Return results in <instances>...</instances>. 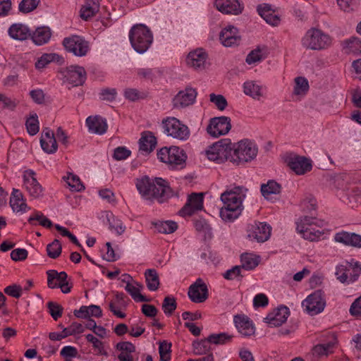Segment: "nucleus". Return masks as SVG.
<instances>
[{"label": "nucleus", "instance_id": "obj_27", "mask_svg": "<svg viewBox=\"0 0 361 361\" xmlns=\"http://www.w3.org/2000/svg\"><path fill=\"white\" fill-rule=\"evenodd\" d=\"M233 322L238 331L245 336H250L254 334L255 327L245 315L238 314L234 316Z\"/></svg>", "mask_w": 361, "mask_h": 361}, {"label": "nucleus", "instance_id": "obj_40", "mask_svg": "<svg viewBox=\"0 0 361 361\" xmlns=\"http://www.w3.org/2000/svg\"><path fill=\"white\" fill-rule=\"evenodd\" d=\"M106 218L109 222V228L111 231H115L118 235L122 234L125 231L126 227L123 225L122 221L116 218L111 212H106Z\"/></svg>", "mask_w": 361, "mask_h": 361}, {"label": "nucleus", "instance_id": "obj_46", "mask_svg": "<svg viewBox=\"0 0 361 361\" xmlns=\"http://www.w3.org/2000/svg\"><path fill=\"white\" fill-rule=\"evenodd\" d=\"M309 90V83L304 77H297L295 79V87L293 93L295 95H304Z\"/></svg>", "mask_w": 361, "mask_h": 361}, {"label": "nucleus", "instance_id": "obj_61", "mask_svg": "<svg viewBox=\"0 0 361 361\" xmlns=\"http://www.w3.org/2000/svg\"><path fill=\"white\" fill-rule=\"evenodd\" d=\"M85 337L87 341L91 343L94 348L98 350L99 353L106 355H107L106 352L104 349L103 343L100 340H99L98 338H97L95 336L90 334H87Z\"/></svg>", "mask_w": 361, "mask_h": 361}, {"label": "nucleus", "instance_id": "obj_9", "mask_svg": "<svg viewBox=\"0 0 361 361\" xmlns=\"http://www.w3.org/2000/svg\"><path fill=\"white\" fill-rule=\"evenodd\" d=\"M63 45L68 52L72 53L76 56H85L90 49L88 42L79 35L65 37L63 40Z\"/></svg>", "mask_w": 361, "mask_h": 361}, {"label": "nucleus", "instance_id": "obj_34", "mask_svg": "<svg viewBox=\"0 0 361 361\" xmlns=\"http://www.w3.org/2000/svg\"><path fill=\"white\" fill-rule=\"evenodd\" d=\"M51 32L48 27L43 26L37 27L30 37L32 42L37 45H42L49 42Z\"/></svg>", "mask_w": 361, "mask_h": 361}, {"label": "nucleus", "instance_id": "obj_22", "mask_svg": "<svg viewBox=\"0 0 361 361\" xmlns=\"http://www.w3.org/2000/svg\"><path fill=\"white\" fill-rule=\"evenodd\" d=\"M354 177L344 173H338L331 176L329 179V186L332 189L341 190L347 195L348 187Z\"/></svg>", "mask_w": 361, "mask_h": 361}, {"label": "nucleus", "instance_id": "obj_31", "mask_svg": "<svg viewBox=\"0 0 361 361\" xmlns=\"http://www.w3.org/2000/svg\"><path fill=\"white\" fill-rule=\"evenodd\" d=\"M157 138L150 131H145L139 140L140 150L147 154L152 152L157 145Z\"/></svg>", "mask_w": 361, "mask_h": 361}, {"label": "nucleus", "instance_id": "obj_7", "mask_svg": "<svg viewBox=\"0 0 361 361\" xmlns=\"http://www.w3.org/2000/svg\"><path fill=\"white\" fill-rule=\"evenodd\" d=\"M301 43L306 49L322 50L331 45V39L329 35L324 33L321 30L311 28L302 38Z\"/></svg>", "mask_w": 361, "mask_h": 361}, {"label": "nucleus", "instance_id": "obj_64", "mask_svg": "<svg viewBox=\"0 0 361 361\" xmlns=\"http://www.w3.org/2000/svg\"><path fill=\"white\" fill-rule=\"evenodd\" d=\"M28 252L24 248L14 249L11 252V258L15 261H24L27 259Z\"/></svg>", "mask_w": 361, "mask_h": 361}, {"label": "nucleus", "instance_id": "obj_14", "mask_svg": "<svg viewBox=\"0 0 361 361\" xmlns=\"http://www.w3.org/2000/svg\"><path fill=\"white\" fill-rule=\"evenodd\" d=\"M202 208L203 194L194 192L189 195L187 203L179 211V214L182 216H191L195 212L202 210Z\"/></svg>", "mask_w": 361, "mask_h": 361}, {"label": "nucleus", "instance_id": "obj_50", "mask_svg": "<svg viewBox=\"0 0 361 361\" xmlns=\"http://www.w3.org/2000/svg\"><path fill=\"white\" fill-rule=\"evenodd\" d=\"M25 126L27 133L30 135H36L39 130L37 115L35 114L28 118L26 121Z\"/></svg>", "mask_w": 361, "mask_h": 361}, {"label": "nucleus", "instance_id": "obj_23", "mask_svg": "<svg viewBox=\"0 0 361 361\" xmlns=\"http://www.w3.org/2000/svg\"><path fill=\"white\" fill-rule=\"evenodd\" d=\"M40 145L42 149L48 154H53L56 152L58 145L54 134L51 130L46 128L43 130L41 138Z\"/></svg>", "mask_w": 361, "mask_h": 361}, {"label": "nucleus", "instance_id": "obj_56", "mask_svg": "<svg viewBox=\"0 0 361 361\" xmlns=\"http://www.w3.org/2000/svg\"><path fill=\"white\" fill-rule=\"evenodd\" d=\"M17 104L18 102L16 99L0 94V111L6 109L13 111Z\"/></svg>", "mask_w": 361, "mask_h": 361}, {"label": "nucleus", "instance_id": "obj_3", "mask_svg": "<svg viewBox=\"0 0 361 361\" xmlns=\"http://www.w3.org/2000/svg\"><path fill=\"white\" fill-rule=\"evenodd\" d=\"M257 145L248 140L244 139L233 144L232 163L236 166L251 161L257 155Z\"/></svg>", "mask_w": 361, "mask_h": 361}, {"label": "nucleus", "instance_id": "obj_18", "mask_svg": "<svg viewBox=\"0 0 361 361\" xmlns=\"http://www.w3.org/2000/svg\"><path fill=\"white\" fill-rule=\"evenodd\" d=\"M219 39L224 46L232 47L239 44L241 37L237 27L228 25L221 31Z\"/></svg>", "mask_w": 361, "mask_h": 361}, {"label": "nucleus", "instance_id": "obj_48", "mask_svg": "<svg viewBox=\"0 0 361 361\" xmlns=\"http://www.w3.org/2000/svg\"><path fill=\"white\" fill-rule=\"evenodd\" d=\"M232 335L227 333L212 334L209 335V341L215 345H224L231 341Z\"/></svg>", "mask_w": 361, "mask_h": 361}, {"label": "nucleus", "instance_id": "obj_44", "mask_svg": "<svg viewBox=\"0 0 361 361\" xmlns=\"http://www.w3.org/2000/svg\"><path fill=\"white\" fill-rule=\"evenodd\" d=\"M212 342L209 341V336L206 339L192 343L193 352L195 355H203L211 350Z\"/></svg>", "mask_w": 361, "mask_h": 361}, {"label": "nucleus", "instance_id": "obj_33", "mask_svg": "<svg viewBox=\"0 0 361 361\" xmlns=\"http://www.w3.org/2000/svg\"><path fill=\"white\" fill-rule=\"evenodd\" d=\"M8 34L14 39L25 40L31 35L28 27L21 23L13 24L8 29Z\"/></svg>", "mask_w": 361, "mask_h": 361}, {"label": "nucleus", "instance_id": "obj_24", "mask_svg": "<svg viewBox=\"0 0 361 361\" xmlns=\"http://www.w3.org/2000/svg\"><path fill=\"white\" fill-rule=\"evenodd\" d=\"M215 6L219 11L226 14L238 15L243 9L238 0H216Z\"/></svg>", "mask_w": 361, "mask_h": 361}, {"label": "nucleus", "instance_id": "obj_62", "mask_svg": "<svg viewBox=\"0 0 361 361\" xmlns=\"http://www.w3.org/2000/svg\"><path fill=\"white\" fill-rule=\"evenodd\" d=\"M264 59V56L262 54V51L259 49H256L251 51L246 57V62L248 64L255 63L257 62L261 61Z\"/></svg>", "mask_w": 361, "mask_h": 361}, {"label": "nucleus", "instance_id": "obj_42", "mask_svg": "<svg viewBox=\"0 0 361 361\" xmlns=\"http://www.w3.org/2000/svg\"><path fill=\"white\" fill-rule=\"evenodd\" d=\"M244 93L253 99H259L262 96L261 87L253 81L245 82L243 85Z\"/></svg>", "mask_w": 361, "mask_h": 361}, {"label": "nucleus", "instance_id": "obj_29", "mask_svg": "<svg viewBox=\"0 0 361 361\" xmlns=\"http://www.w3.org/2000/svg\"><path fill=\"white\" fill-rule=\"evenodd\" d=\"M9 203L14 212H25L27 209H30L23 198V193L15 188L13 189Z\"/></svg>", "mask_w": 361, "mask_h": 361}, {"label": "nucleus", "instance_id": "obj_15", "mask_svg": "<svg viewBox=\"0 0 361 361\" xmlns=\"http://www.w3.org/2000/svg\"><path fill=\"white\" fill-rule=\"evenodd\" d=\"M35 173L32 170L24 172V185L29 195L33 198H38L42 195V188L35 177Z\"/></svg>", "mask_w": 361, "mask_h": 361}, {"label": "nucleus", "instance_id": "obj_11", "mask_svg": "<svg viewBox=\"0 0 361 361\" xmlns=\"http://www.w3.org/2000/svg\"><path fill=\"white\" fill-rule=\"evenodd\" d=\"M302 307L310 315L321 313L326 306V300L322 290H316L302 302Z\"/></svg>", "mask_w": 361, "mask_h": 361}, {"label": "nucleus", "instance_id": "obj_26", "mask_svg": "<svg viewBox=\"0 0 361 361\" xmlns=\"http://www.w3.org/2000/svg\"><path fill=\"white\" fill-rule=\"evenodd\" d=\"M336 242L345 245L361 247V235L355 233L341 231L336 233L334 236Z\"/></svg>", "mask_w": 361, "mask_h": 361}, {"label": "nucleus", "instance_id": "obj_49", "mask_svg": "<svg viewBox=\"0 0 361 361\" xmlns=\"http://www.w3.org/2000/svg\"><path fill=\"white\" fill-rule=\"evenodd\" d=\"M171 343L166 341H163L159 343V353L160 355L161 361H170Z\"/></svg>", "mask_w": 361, "mask_h": 361}, {"label": "nucleus", "instance_id": "obj_54", "mask_svg": "<svg viewBox=\"0 0 361 361\" xmlns=\"http://www.w3.org/2000/svg\"><path fill=\"white\" fill-rule=\"evenodd\" d=\"M209 100L219 111H224L228 106V102L224 96L212 93L209 94Z\"/></svg>", "mask_w": 361, "mask_h": 361}, {"label": "nucleus", "instance_id": "obj_35", "mask_svg": "<svg viewBox=\"0 0 361 361\" xmlns=\"http://www.w3.org/2000/svg\"><path fill=\"white\" fill-rule=\"evenodd\" d=\"M343 49L346 54H361V39L357 37H352L343 43Z\"/></svg>", "mask_w": 361, "mask_h": 361}, {"label": "nucleus", "instance_id": "obj_39", "mask_svg": "<svg viewBox=\"0 0 361 361\" xmlns=\"http://www.w3.org/2000/svg\"><path fill=\"white\" fill-rule=\"evenodd\" d=\"M138 287L135 286L130 283H127L125 289L131 295L133 299L136 302H149L150 299L140 293V288H142L140 284H137Z\"/></svg>", "mask_w": 361, "mask_h": 361}, {"label": "nucleus", "instance_id": "obj_52", "mask_svg": "<svg viewBox=\"0 0 361 361\" xmlns=\"http://www.w3.org/2000/svg\"><path fill=\"white\" fill-rule=\"evenodd\" d=\"M177 307L176 298L172 296L164 298L162 303V310L166 315H171Z\"/></svg>", "mask_w": 361, "mask_h": 361}, {"label": "nucleus", "instance_id": "obj_59", "mask_svg": "<svg viewBox=\"0 0 361 361\" xmlns=\"http://www.w3.org/2000/svg\"><path fill=\"white\" fill-rule=\"evenodd\" d=\"M334 345V343L332 342L326 344H318L313 348L312 353L318 356L327 355L331 352V349L333 348Z\"/></svg>", "mask_w": 361, "mask_h": 361}, {"label": "nucleus", "instance_id": "obj_1", "mask_svg": "<svg viewBox=\"0 0 361 361\" xmlns=\"http://www.w3.org/2000/svg\"><path fill=\"white\" fill-rule=\"evenodd\" d=\"M136 188L145 200L150 202L157 201L160 204L176 195L169 183L161 178H155L152 180L145 176L137 181Z\"/></svg>", "mask_w": 361, "mask_h": 361}, {"label": "nucleus", "instance_id": "obj_25", "mask_svg": "<svg viewBox=\"0 0 361 361\" xmlns=\"http://www.w3.org/2000/svg\"><path fill=\"white\" fill-rule=\"evenodd\" d=\"M207 59V53L202 49H197L188 54L186 63L195 69H202L204 68Z\"/></svg>", "mask_w": 361, "mask_h": 361}, {"label": "nucleus", "instance_id": "obj_47", "mask_svg": "<svg viewBox=\"0 0 361 361\" xmlns=\"http://www.w3.org/2000/svg\"><path fill=\"white\" fill-rule=\"evenodd\" d=\"M62 247L59 240L55 239L47 246V255L52 259H56L61 253Z\"/></svg>", "mask_w": 361, "mask_h": 361}, {"label": "nucleus", "instance_id": "obj_41", "mask_svg": "<svg viewBox=\"0 0 361 361\" xmlns=\"http://www.w3.org/2000/svg\"><path fill=\"white\" fill-rule=\"evenodd\" d=\"M241 268L245 270H252L259 264V260L253 255L249 253L242 254L240 256Z\"/></svg>", "mask_w": 361, "mask_h": 361}, {"label": "nucleus", "instance_id": "obj_43", "mask_svg": "<svg viewBox=\"0 0 361 361\" xmlns=\"http://www.w3.org/2000/svg\"><path fill=\"white\" fill-rule=\"evenodd\" d=\"M154 226L159 233L164 234L172 233L178 228L177 223L173 221H159Z\"/></svg>", "mask_w": 361, "mask_h": 361}, {"label": "nucleus", "instance_id": "obj_4", "mask_svg": "<svg viewBox=\"0 0 361 361\" xmlns=\"http://www.w3.org/2000/svg\"><path fill=\"white\" fill-rule=\"evenodd\" d=\"M129 39L133 49L137 53L143 54L152 44L153 35L146 25L137 24L130 29Z\"/></svg>", "mask_w": 361, "mask_h": 361}, {"label": "nucleus", "instance_id": "obj_38", "mask_svg": "<svg viewBox=\"0 0 361 361\" xmlns=\"http://www.w3.org/2000/svg\"><path fill=\"white\" fill-rule=\"evenodd\" d=\"M281 190V185L273 180H270L266 184L261 185V192L266 199H269L271 195L279 194Z\"/></svg>", "mask_w": 361, "mask_h": 361}, {"label": "nucleus", "instance_id": "obj_55", "mask_svg": "<svg viewBox=\"0 0 361 361\" xmlns=\"http://www.w3.org/2000/svg\"><path fill=\"white\" fill-rule=\"evenodd\" d=\"M39 1L40 0H22L19 4L18 9L23 13H30L37 7Z\"/></svg>", "mask_w": 361, "mask_h": 361}, {"label": "nucleus", "instance_id": "obj_36", "mask_svg": "<svg viewBox=\"0 0 361 361\" xmlns=\"http://www.w3.org/2000/svg\"><path fill=\"white\" fill-rule=\"evenodd\" d=\"M99 11V6L94 0H86L80 9V17L87 20Z\"/></svg>", "mask_w": 361, "mask_h": 361}, {"label": "nucleus", "instance_id": "obj_45", "mask_svg": "<svg viewBox=\"0 0 361 361\" xmlns=\"http://www.w3.org/2000/svg\"><path fill=\"white\" fill-rule=\"evenodd\" d=\"M60 56L56 54H44L35 63V68L38 70L43 69L52 61H59Z\"/></svg>", "mask_w": 361, "mask_h": 361}, {"label": "nucleus", "instance_id": "obj_17", "mask_svg": "<svg viewBox=\"0 0 361 361\" xmlns=\"http://www.w3.org/2000/svg\"><path fill=\"white\" fill-rule=\"evenodd\" d=\"M197 92L192 87H186L180 91L173 98V106L176 108H184L192 104L197 97Z\"/></svg>", "mask_w": 361, "mask_h": 361}, {"label": "nucleus", "instance_id": "obj_8", "mask_svg": "<svg viewBox=\"0 0 361 361\" xmlns=\"http://www.w3.org/2000/svg\"><path fill=\"white\" fill-rule=\"evenodd\" d=\"M164 132L173 138L186 140L190 137L188 127L175 117H169L162 121Z\"/></svg>", "mask_w": 361, "mask_h": 361}, {"label": "nucleus", "instance_id": "obj_60", "mask_svg": "<svg viewBox=\"0 0 361 361\" xmlns=\"http://www.w3.org/2000/svg\"><path fill=\"white\" fill-rule=\"evenodd\" d=\"M348 268L350 269L349 282L355 281L361 274V264L357 262L348 263Z\"/></svg>", "mask_w": 361, "mask_h": 361}, {"label": "nucleus", "instance_id": "obj_12", "mask_svg": "<svg viewBox=\"0 0 361 361\" xmlns=\"http://www.w3.org/2000/svg\"><path fill=\"white\" fill-rule=\"evenodd\" d=\"M271 228L266 223L254 222L247 226V238L258 243L267 241L271 235Z\"/></svg>", "mask_w": 361, "mask_h": 361}, {"label": "nucleus", "instance_id": "obj_51", "mask_svg": "<svg viewBox=\"0 0 361 361\" xmlns=\"http://www.w3.org/2000/svg\"><path fill=\"white\" fill-rule=\"evenodd\" d=\"M66 183L72 191L80 192L85 188L79 177L72 173L66 177Z\"/></svg>", "mask_w": 361, "mask_h": 361}, {"label": "nucleus", "instance_id": "obj_20", "mask_svg": "<svg viewBox=\"0 0 361 361\" xmlns=\"http://www.w3.org/2000/svg\"><path fill=\"white\" fill-rule=\"evenodd\" d=\"M290 314L289 309L286 306H281L273 312L269 313L264 321L271 327H276L285 323Z\"/></svg>", "mask_w": 361, "mask_h": 361}, {"label": "nucleus", "instance_id": "obj_2", "mask_svg": "<svg viewBox=\"0 0 361 361\" xmlns=\"http://www.w3.org/2000/svg\"><path fill=\"white\" fill-rule=\"evenodd\" d=\"M247 191L244 187L236 186L221 194V200L224 206L220 210V216L224 221H232L240 215Z\"/></svg>", "mask_w": 361, "mask_h": 361}, {"label": "nucleus", "instance_id": "obj_19", "mask_svg": "<svg viewBox=\"0 0 361 361\" xmlns=\"http://www.w3.org/2000/svg\"><path fill=\"white\" fill-rule=\"evenodd\" d=\"M169 159L166 164L171 166L173 169H183L185 166L187 155L183 149L173 146L169 147L167 150Z\"/></svg>", "mask_w": 361, "mask_h": 361}, {"label": "nucleus", "instance_id": "obj_57", "mask_svg": "<svg viewBox=\"0 0 361 361\" xmlns=\"http://www.w3.org/2000/svg\"><path fill=\"white\" fill-rule=\"evenodd\" d=\"M350 269L348 268V264L346 265H338L336 267V276L337 279L341 283L349 282L350 277Z\"/></svg>", "mask_w": 361, "mask_h": 361}, {"label": "nucleus", "instance_id": "obj_10", "mask_svg": "<svg viewBox=\"0 0 361 361\" xmlns=\"http://www.w3.org/2000/svg\"><path fill=\"white\" fill-rule=\"evenodd\" d=\"M231 120L227 116L214 117L209 119L207 133L213 137L226 135L231 129Z\"/></svg>", "mask_w": 361, "mask_h": 361}, {"label": "nucleus", "instance_id": "obj_6", "mask_svg": "<svg viewBox=\"0 0 361 361\" xmlns=\"http://www.w3.org/2000/svg\"><path fill=\"white\" fill-rule=\"evenodd\" d=\"M208 159L219 164L229 161L232 163L233 143L230 139H221L206 151Z\"/></svg>", "mask_w": 361, "mask_h": 361}, {"label": "nucleus", "instance_id": "obj_13", "mask_svg": "<svg viewBox=\"0 0 361 361\" xmlns=\"http://www.w3.org/2000/svg\"><path fill=\"white\" fill-rule=\"evenodd\" d=\"M188 295L192 302L195 303L203 302L209 296L207 286L202 279H197L189 287Z\"/></svg>", "mask_w": 361, "mask_h": 361}, {"label": "nucleus", "instance_id": "obj_28", "mask_svg": "<svg viewBox=\"0 0 361 361\" xmlns=\"http://www.w3.org/2000/svg\"><path fill=\"white\" fill-rule=\"evenodd\" d=\"M86 125L90 132L102 135L106 132L107 123L106 119L99 116H89L86 119Z\"/></svg>", "mask_w": 361, "mask_h": 361}, {"label": "nucleus", "instance_id": "obj_30", "mask_svg": "<svg viewBox=\"0 0 361 361\" xmlns=\"http://www.w3.org/2000/svg\"><path fill=\"white\" fill-rule=\"evenodd\" d=\"M259 15L269 25H277L280 23V18L276 14L271 6L269 4H262L257 6Z\"/></svg>", "mask_w": 361, "mask_h": 361}, {"label": "nucleus", "instance_id": "obj_58", "mask_svg": "<svg viewBox=\"0 0 361 361\" xmlns=\"http://www.w3.org/2000/svg\"><path fill=\"white\" fill-rule=\"evenodd\" d=\"M47 307L54 320L57 321L62 316L63 308L61 305L54 302H49Z\"/></svg>", "mask_w": 361, "mask_h": 361}, {"label": "nucleus", "instance_id": "obj_53", "mask_svg": "<svg viewBox=\"0 0 361 361\" xmlns=\"http://www.w3.org/2000/svg\"><path fill=\"white\" fill-rule=\"evenodd\" d=\"M28 222L30 224L34 225L35 221H38L39 224L45 228H51L52 226V222L46 216L43 215L42 212H37L34 216H31L28 219Z\"/></svg>", "mask_w": 361, "mask_h": 361}, {"label": "nucleus", "instance_id": "obj_63", "mask_svg": "<svg viewBox=\"0 0 361 361\" xmlns=\"http://www.w3.org/2000/svg\"><path fill=\"white\" fill-rule=\"evenodd\" d=\"M241 269L240 266H234L231 269L227 270L223 276L224 279L227 280H233L238 278L241 279L243 277L240 274Z\"/></svg>", "mask_w": 361, "mask_h": 361}, {"label": "nucleus", "instance_id": "obj_5", "mask_svg": "<svg viewBox=\"0 0 361 361\" xmlns=\"http://www.w3.org/2000/svg\"><path fill=\"white\" fill-rule=\"evenodd\" d=\"M324 225V221L313 216H304L297 221L296 229L305 240H318L324 233L318 229Z\"/></svg>", "mask_w": 361, "mask_h": 361}, {"label": "nucleus", "instance_id": "obj_37", "mask_svg": "<svg viewBox=\"0 0 361 361\" xmlns=\"http://www.w3.org/2000/svg\"><path fill=\"white\" fill-rule=\"evenodd\" d=\"M145 276L147 288L151 291L157 290L159 287V279L157 271L154 269H147Z\"/></svg>", "mask_w": 361, "mask_h": 361}, {"label": "nucleus", "instance_id": "obj_16", "mask_svg": "<svg viewBox=\"0 0 361 361\" xmlns=\"http://www.w3.org/2000/svg\"><path fill=\"white\" fill-rule=\"evenodd\" d=\"M64 76L66 81L73 86L82 85L86 80V71L82 66H71L66 68Z\"/></svg>", "mask_w": 361, "mask_h": 361}, {"label": "nucleus", "instance_id": "obj_21", "mask_svg": "<svg viewBox=\"0 0 361 361\" xmlns=\"http://www.w3.org/2000/svg\"><path fill=\"white\" fill-rule=\"evenodd\" d=\"M288 166L298 175H302L311 171L312 164L310 160L303 157L295 156L287 160Z\"/></svg>", "mask_w": 361, "mask_h": 361}, {"label": "nucleus", "instance_id": "obj_32", "mask_svg": "<svg viewBox=\"0 0 361 361\" xmlns=\"http://www.w3.org/2000/svg\"><path fill=\"white\" fill-rule=\"evenodd\" d=\"M346 196L350 203L361 202V180L356 177L353 178Z\"/></svg>", "mask_w": 361, "mask_h": 361}]
</instances>
